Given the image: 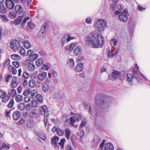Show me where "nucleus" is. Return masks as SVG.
Instances as JSON below:
<instances>
[{
    "instance_id": "f257e3e1",
    "label": "nucleus",
    "mask_w": 150,
    "mask_h": 150,
    "mask_svg": "<svg viewBox=\"0 0 150 150\" xmlns=\"http://www.w3.org/2000/svg\"><path fill=\"white\" fill-rule=\"evenodd\" d=\"M111 97L104 95L103 94H98L95 98V103L96 105L98 107L97 109L93 108L92 106L89 107V112L95 116H100L103 113L101 108H107L110 105Z\"/></svg>"
},
{
    "instance_id": "f03ea898",
    "label": "nucleus",
    "mask_w": 150,
    "mask_h": 150,
    "mask_svg": "<svg viewBox=\"0 0 150 150\" xmlns=\"http://www.w3.org/2000/svg\"><path fill=\"white\" fill-rule=\"evenodd\" d=\"M106 25V22L103 19H99L94 23L95 27L100 31H103Z\"/></svg>"
},
{
    "instance_id": "7ed1b4c3",
    "label": "nucleus",
    "mask_w": 150,
    "mask_h": 150,
    "mask_svg": "<svg viewBox=\"0 0 150 150\" xmlns=\"http://www.w3.org/2000/svg\"><path fill=\"white\" fill-rule=\"evenodd\" d=\"M17 94L16 90L15 89L12 88L8 90V92L7 96L4 99L2 100V101L3 103H5L8 101L9 99L11 96L12 97H15Z\"/></svg>"
},
{
    "instance_id": "20e7f679",
    "label": "nucleus",
    "mask_w": 150,
    "mask_h": 150,
    "mask_svg": "<svg viewBox=\"0 0 150 150\" xmlns=\"http://www.w3.org/2000/svg\"><path fill=\"white\" fill-rule=\"evenodd\" d=\"M97 40H95L93 41V43L92 44L93 48H97L99 45L102 46L103 44V36H98Z\"/></svg>"
},
{
    "instance_id": "39448f33",
    "label": "nucleus",
    "mask_w": 150,
    "mask_h": 150,
    "mask_svg": "<svg viewBox=\"0 0 150 150\" xmlns=\"http://www.w3.org/2000/svg\"><path fill=\"white\" fill-rule=\"evenodd\" d=\"M101 150H113L114 149L113 145L110 143H107L104 145L103 142H102L100 145Z\"/></svg>"
},
{
    "instance_id": "423d86ee",
    "label": "nucleus",
    "mask_w": 150,
    "mask_h": 150,
    "mask_svg": "<svg viewBox=\"0 0 150 150\" xmlns=\"http://www.w3.org/2000/svg\"><path fill=\"white\" fill-rule=\"evenodd\" d=\"M10 45L11 48L14 51H18V48L20 46L19 42L16 40H12Z\"/></svg>"
},
{
    "instance_id": "0eeeda50",
    "label": "nucleus",
    "mask_w": 150,
    "mask_h": 150,
    "mask_svg": "<svg viewBox=\"0 0 150 150\" xmlns=\"http://www.w3.org/2000/svg\"><path fill=\"white\" fill-rule=\"evenodd\" d=\"M40 113L42 115L49 116V112L47 107L46 105L41 106L39 108Z\"/></svg>"
},
{
    "instance_id": "6e6552de",
    "label": "nucleus",
    "mask_w": 150,
    "mask_h": 150,
    "mask_svg": "<svg viewBox=\"0 0 150 150\" xmlns=\"http://www.w3.org/2000/svg\"><path fill=\"white\" fill-rule=\"evenodd\" d=\"M82 118V116L80 114H76L74 116L71 117L70 119V122L71 124H74L76 120L80 121Z\"/></svg>"
},
{
    "instance_id": "1a4fd4ad",
    "label": "nucleus",
    "mask_w": 150,
    "mask_h": 150,
    "mask_svg": "<svg viewBox=\"0 0 150 150\" xmlns=\"http://www.w3.org/2000/svg\"><path fill=\"white\" fill-rule=\"evenodd\" d=\"M121 73L118 71H115L112 73L111 75H109L108 79L112 80H115L121 76Z\"/></svg>"
},
{
    "instance_id": "9d476101",
    "label": "nucleus",
    "mask_w": 150,
    "mask_h": 150,
    "mask_svg": "<svg viewBox=\"0 0 150 150\" xmlns=\"http://www.w3.org/2000/svg\"><path fill=\"white\" fill-rule=\"evenodd\" d=\"M133 73L134 74V77L137 79V80L138 81L140 82V83H141V82H140L141 80L139 78V76H141L142 77L144 78L146 80H147V78L142 73L139 72V71L136 70V69H133Z\"/></svg>"
},
{
    "instance_id": "9b49d317",
    "label": "nucleus",
    "mask_w": 150,
    "mask_h": 150,
    "mask_svg": "<svg viewBox=\"0 0 150 150\" xmlns=\"http://www.w3.org/2000/svg\"><path fill=\"white\" fill-rule=\"evenodd\" d=\"M15 10L16 12L18 14L22 13L23 16H26V14L25 12L23 11V8L21 5H16L15 8Z\"/></svg>"
},
{
    "instance_id": "f8f14e48",
    "label": "nucleus",
    "mask_w": 150,
    "mask_h": 150,
    "mask_svg": "<svg viewBox=\"0 0 150 150\" xmlns=\"http://www.w3.org/2000/svg\"><path fill=\"white\" fill-rule=\"evenodd\" d=\"M126 12L127 11L125 10L123 12L120 13L119 15V18L122 21L126 22L127 20L128 17Z\"/></svg>"
},
{
    "instance_id": "ddd939ff",
    "label": "nucleus",
    "mask_w": 150,
    "mask_h": 150,
    "mask_svg": "<svg viewBox=\"0 0 150 150\" xmlns=\"http://www.w3.org/2000/svg\"><path fill=\"white\" fill-rule=\"evenodd\" d=\"M118 50L117 49H113L111 50L108 51L107 56L110 58L113 57L117 53Z\"/></svg>"
},
{
    "instance_id": "4468645a",
    "label": "nucleus",
    "mask_w": 150,
    "mask_h": 150,
    "mask_svg": "<svg viewBox=\"0 0 150 150\" xmlns=\"http://www.w3.org/2000/svg\"><path fill=\"white\" fill-rule=\"evenodd\" d=\"M6 4L7 8L11 10L14 8L15 4L12 0H6Z\"/></svg>"
},
{
    "instance_id": "2eb2a0df",
    "label": "nucleus",
    "mask_w": 150,
    "mask_h": 150,
    "mask_svg": "<svg viewBox=\"0 0 150 150\" xmlns=\"http://www.w3.org/2000/svg\"><path fill=\"white\" fill-rule=\"evenodd\" d=\"M39 114L36 109L32 110L30 113V117L31 119H34L37 117Z\"/></svg>"
},
{
    "instance_id": "dca6fc26",
    "label": "nucleus",
    "mask_w": 150,
    "mask_h": 150,
    "mask_svg": "<svg viewBox=\"0 0 150 150\" xmlns=\"http://www.w3.org/2000/svg\"><path fill=\"white\" fill-rule=\"evenodd\" d=\"M45 25H43L41 27L38 33V35L40 38H44L45 36Z\"/></svg>"
},
{
    "instance_id": "f3484780",
    "label": "nucleus",
    "mask_w": 150,
    "mask_h": 150,
    "mask_svg": "<svg viewBox=\"0 0 150 150\" xmlns=\"http://www.w3.org/2000/svg\"><path fill=\"white\" fill-rule=\"evenodd\" d=\"M59 139V138L56 136H54L51 139V142L55 146L56 148H58L59 146L57 144V142Z\"/></svg>"
},
{
    "instance_id": "a211bd4d",
    "label": "nucleus",
    "mask_w": 150,
    "mask_h": 150,
    "mask_svg": "<svg viewBox=\"0 0 150 150\" xmlns=\"http://www.w3.org/2000/svg\"><path fill=\"white\" fill-rule=\"evenodd\" d=\"M47 77V73L45 72H42L39 73L38 76V79L41 81L44 80Z\"/></svg>"
},
{
    "instance_id": "6ab92c4d",
    "label": "nucleus",
    "mask_w": 150,
    "mask_h": 150,
    "mask_svg": "<svg viewBox=\"0 0 150 150\" xmlns=\"http://www.w3.org/2000/svg\"><path fill=\"white\" fill-rule=\"evenodd\" d=\"M91 35L92 37L95 38V39L96 38H97V39H98V36H102L100 33L98 32V30H97L92 31L91 33Z\"/></svg>"
},
{
    "instance_id": "aec40b11",
    "label": "nucleus",
    "mask_w": 150,
    "mask_h": 150,
    "mask_svg": "<svg viewBox=\"0 0 150 150\" xmlns=\"http://www.w3.org/2000/svg\"><path fill=\"white\" fill-rule=\"evenodd\" d=\"M86 44L87 45H91L93 43V41L91 38L89 36H87L85 39Z\"/></svg>"
},
{
    "instance_id": "412c9836",
    "label": "nucleus",
    "mask_w": 150,
    "mask_h": 150,
    "mask_svg": "<svg viewBox=\"0 0 150 150\" xmlns=\"http://www.w3.org/2000/svg\"><path fill=\"white\" fill-rule=\"evenodd\" d=\"M133 79V75L130 73H128L127 74V79L128 83L130 85H132L133 84L132 82Z\"/></svg>"
},
{
    "instance_id": "4be33fe9",
    "label": "nucleus",
    "mask_w": 150,
    "mask_h": 150,
    "mask_svg": "<svg viewBox=\"0 0 150 150\" xmlns=\"http://www.w3.org/2000/svg\"><path fill=\"white\" fill-rule=\"evenodd\" d=\"M21 116V114L19 111H15L13 113V118L14 120H17Z\"/></svg>"
},
{
    "instance_id": "5701e85b",
    "label": "nucleus",
    "mask_w": 150,
    "mask_h": 150,
    "mask_svg": "<svg viewBox=\"0 0 150 150\" xmlns=\"http://www.w3.org/2000/svg\"><path fill=\"white\" fill-rule=\"evenodd\" d=\"M10 148L9 144L7 143L4 142L2 144L0 148V150H2L4 149L8 150Z\"/></svg>"
},
{
    "instance_id": "b1692460",
    "label": "nucleus",
    "mask_w": 150,
    "mask_h": 150,
    "mask_svg": "<svg viewBox=\"0 0 150 150\" xmlns=\"http://www.w3.org/2000/svg\"><path fill=\"white\" fill-rule=\"evenodd\" d=\"M82 52L81 47L80 46H78L74 50V54L75 55L79 54Z\"/></svg>"
},
{
    "instance_id": "393cba45",
    "label": "nucleus",
    "mask_w": 150,
    "mask_h": 150,
    "mask_svg": "<svg viewBox=\"0 0 150 150\" xmlns=\"http://www.w3.org/2000/svg\"><path fill=\"white\" fill-rule=\"evenodd\" d=\"M35 65L33 63H30L28 64L27 69L30 71H33L35 69Z\"/></svg>"
},
{
    "instance_id": "a878e982",
    "label": "nucleus",
    "mask_w": 150,
    "mask_h": 150,
    "mask_svg": "<svg viewBox=\"0 0 150 150\" xmlns=\"http://www.w3.org/2000/svg\"><path fill=\"white\" fill-rule=\"evenodd\" d=\"M65 137L67 140L69 139L71 134V131L70 129L68 128H66L65 129Z\"/></svg>"
},
{
    "instance_id": "bb28decb",
    "label": "nucleus",
    "mask_w": 150,
    "mask_h": 150,
    "mask_svg": "<svg viewBox=\"0 0 150 150\" xmlns=\"http://www.w3.org/2000/svg\"><path fill=\"white\" fill-rule=\"evenodd\" d=\"M74 38L72 37L70 35H64L62 38V41H63V42H65V40H66V41L67 42H69L71 40L73 39Z\"/></svg>"
},
{
    "instance_id": "cd10ccee",
    "label": "nucleus",
    "mask_w": 150,
    "mask_h": 150,
    "mask_svg": "<svg viewBox=\"0 0 150 150\" xmlns=\"http://www.w3.org/2000/svg\"><path fill=\"white\" fill-rule=\"evenodd\" d=\"M68 65L71 68L74 67L75 66V63L73 59L72 58H70L67 61Z\"/></svg>"
},
{
    "instance_id": "c85d7f7f",
    "label": "nucleus",
    "mask_w": 150,
    "mask_h": 150,
    "mask_svg": "<svg viewBox=\"0 0 150 150\" xmlns=\"http://www.w3.org/2000/svg\"><path fill=\"white\" fill-rule=\"evenodd\" d=\"M19 52L21 55L23 56H26V52L24 48L20 46L18 48Z\"/></svg>"
},
{
    "instance_id": "c756f323",
    "label": "nucleus",
    "mask_w": 150,
    "mask_h": 150,
    "mask_svg": "<svg viewBox=\"0 0 150 150\" xmlns=\"http://www.w3.org/2000/svg\"><path fill=\"white\" fill-rule=\"evenodd\" d=\"M44 62V59L42 58H40L36 61V64L37 66H40L43 64Z\"/></svg>"
},
{
    "instance_id": "7c9ffc66",
    "label": "nucleus",
    "mask_w": 150,
    "mask_h": 150,
    "mask_svg": "<svg viewBox=\"0 0 150 150\" xmlns=\"http://www.w3.org/2000/svg\"><path fill=\"white\" fill-rule=\"evenodd\" d=\"M83 68V66L82 63H79L75 67V69L78 72L82 71Z\"/></svg>"
},
{
    "instance_id": "2f4dec72",
    "label": "nucleus",
    "mask_w": 150,
    "mask_h": 150,
    "mask_svg": "<svg viewBox=\"0 0 150 150\" xmlns=\"http://www.w3.org/2000/svg\"><path fill=\"white\" fill-rule=\"evenodd\" d=\"M23 17V16H18L17 19L16 20L14 21L13 23L16 25L19 24L22 20Z\"/></svg>"
},
{
    "instance_id": "473e14b6",
    "label": "nucleus",
    "mask_w": 150,
    "mask_h": 150,
    "mask_svg": "<svg viewBox=\"0 0 150 150\" xmlns=\"http://www.w3.org/2000/svg\"><path fill=\"white\" fill-rule=\"evenodd\" d=\"M35 25L31 21H29L28 23L27 26V28L28 30L32 29L35 28Z\"/></svg>"
},
{
    "instance_id": "72a5a7b5",
    "label": "nucleus",
    "mask_w": 150,
    "mask_h": 150,
    "mask_svg": "<svg viewBox=\"0 0 150 150\" xmlns=\"http://www.w3.org/2000/svg\"><path fill=\"white\" fill-rule=\"evenodd\" d=\"M23 45L27 49H29L31 47V44L27 40H25L23 42Z\"/></svg>"
},
{
    "instance_id": "f704fd0d",
    "label": "nucleus",
    "mask_w": 150,
    "mask_h": 150,
    "mask_svg": "<svg viewBox=\"0 0 150 150\" xmlns=\"http://www.w3.org/2000/svg\"><path fill=\"white\" fill-rule=\"evenodd\" d=\"M37 135L41 139L44 140L46 139V137L44 134L41 132H38Z\"/></svg>"
},
{
    "instance_id": "c9c22d12",
    "label": "nucleus",
    "mask_w": 150,
    "mask_h": 150,
    "mask_svg": "<svg viewBox=\"0 0 150 150\" xmlns=\"http://www.w3.org/2000/svg\"><path fill=\"white\" fill-rule=\"evenodd\" d=\"M36 99L40 103H42L43 102V97L41 94H38L36 96Z\"/></svg>"
},
{
    "instance_id": "e433bc0d",
    "label": "nucleus",
    "mask_w": 150,
    "mask_h": 150,
    "mask_svg": "<svg viewBox=\"0 0 150 150\" xmlns=\"http://www.w3.org/2000/svg\"><path fill=\"white\" fill-rule=\"evenodd\" d=\"M117 41L115 39L111 40L110 41V45L112 47H113L117 45Z\"/></svg>"
},
{
    "instance_id": "4c0bfd02",
    "label": "nucleus",
    "mask_w": 150,
    "mask_h": 150,
    "mask_svg": "<svg viewBox=\"0 0 150 150\" xmlns=\"http://www.w3.org/2000/svg\"><path fill=\"white\" fill-rule=\"evenodd\" d=\"M6 11V8L3 4H0V12L2 13H4Z\"/></svg>"
},
{
    "instance_id": "58836bf2",
    "label": "nucleus",
    "mask_w": 150,
    "mask_h": 150,
    "mask_svg": "<svg viewBox=\"0 0 150 150\" xmlns=\"http://www.w3.org/2000/svg\"><path fill=\"white\" fill-rule=\"evenodd\" d=\"M6 93L4 91L1 90H0V97L4 99L7 96Z\"/></svg>"
},
{
    "instance_id": "ea45409f",
    "label": "nucleus",
    "mask_w": 150,
    "mask_h": 150,
    "mask_svg": "<svg viewBox=\"0 0 150 150\" xmlns=\"http://www.w3.org/2000/svg\"><path fill=\"white\" fill-rule=\"evenodd\" d=\"M0 17L4 22L6 23L9 21L7 17L5 15H0Z\"/></svg>"
},
{
    "instance_id": "a19ab883",
    "label": "nucleus",
    "mask_w": 150,
    "mask_h": 150,
    "mask_svg": "<svg viewBox=\"0 0 150 150\" xmlns=\"http://www.w3.org/2000/svg\"><path fill=\"white\" fill-rule=\"evenodd\" d=\"M49 89V86L46 83L44 84L42 87V89L44 92H47Z\"/></svg>"
},
{
    "instance_id": "79ce46f5",
    "label": "nucleus",
    "mask_w": 150,
    "mask_h": 150,
    "mask_svg": "<svg viewBox=\"0 0 150 150\" xmlns=\"http://www.w3.org/2000/svg\"><path fill=\"white\" fill-rule=\"evenodd\" d=\"M50 67V64L43 65L41 67V69L42 70L47 71Z\"/></svg>"
},
{
    "instance_id": "37998d69",
    "label": "nucleus",
    "mask_w": 150,
    "mask_h": 150,
    "mask_svg": "<svg viewBox=\"0 0 150 150\" xmlns=\"http://www.w3.org/2000/svg\"><path fill=\"white\" fill-rule=\"evenodd\" d=\"M16 16V14L14 11H11L9 13V17L11 19H14Z\"/></svg>"
},
{
    "instance_id": "c03bdc74",
    "label": "nucleus",
    "mask_w": 150,
    "mask_h": 150,
    "mask_svg": "<svg viewBox=\"0 0 150 150\" xmlns=\"http://www.w3.org/2000/svg\"><path fill=\"white\" fill-rule=\"evenodd\" d=\"M11 58L13 60H18L20 59V56L17 54H13L11 55Z\"/></svg>"
},
{
    "instance_id": "a18cd8bd",
    "label": "nucleus",
    "mask_w": 150,
    "mask_h": 150,
    "mask_svg": "<svg viewBox=\"0 0 150 150\" xmlns=\"http://www.w3.org/2000/svg\"><path fill=\"white\" fill-rule=\"evenodd\" d=\"M38 57V55L36 54H33L30 56V58L32 60H34L37 59Z\"/></svg>"
},
{
    "instance_id": "49530a36",
    "label": "nucleus",
    "mask_w": 150,
    "mask_h": 150,
    "mask_svg": "<svg viewBox=\"0 0 150 150\" xmlns=\"http://www.w3.org/2000/svg\"><path fill=\"white\" fill-rule=\"evenodd\" d=\"M23 96L20 95H18L16 98V100L18 102H20L22 101L23 100Z\"/></svg>"
},
{
    "instance_id": "de8ad7c7",
    "label": "nucleus",
    "mask_w": 150,
    "mask_h": 150,
    "mask_svg": "<svg viewBox=\"0 0 150 150\" xmlns=\"http://www.w3.org/2000/svg\"><path fill=\"white\" fill-rule=\"evenodd\" d=\"M25 108V104L23 103H20L18 106V109L21 110H24Z\"/></svg>"
},
{
    "instance_id": "09e8293b",
    "label": "nucleus",
    "mask_w": 150,
    "mask_h": 150,
    "mask_svg": "<svg viewBox=\"0 0 150 150\" xmlns=\"http://www.w3.org/2000/svg\"><path fill=\"white\" fill-rule=\"evenodd\" d=\"M65 141L66 140L64 138H62L60 139V142L58 143V144L61 146L62 148L64 147V144Z\"/></svg>"
},
{
    "instance_id": "8fccbe9b",
    "label": "nucleus",
    "mask_w": 150,
    "mask_h": 150,
    "mask_svg": "<svg viewBox=\"0 0 150 150\" xmlns=\"http://www.w3.org/2000/svg\"><path fill=\"white\" fill-rule=\"evenodd\" d=\"M57 133L58 135L61 136L64 134V132L62 129L58 128V129H57Z\"/></svg>"
},
{
    "instance_id": "3c124183",
    "label": "nucleus",
    "mask_w": 150,
    "mask_h": 150,
    "mask_svg": "<svg viewBox=\"0 0 150 150\" xmlns=\"http://www.w3.org/2000/svg\"><path fill=\"white\" fill-rule=\"evenodd\" d=\"M14 100L13 99H11L9 103L7 105V107L9 108H11L14 105Z\"/></svg>"
},
{
    "instance_id": "603ef678",
    "label": "nucleus",
    "mask_w": 150,
    "mask_h": 150,
    "mask_svg": "<svg viewBox=\"0 0 150 150\" xmlns=\"http://www.w3.org/2000/svg\"><path fill=\"white\" fill-rule=\"evenodd\" d=\"M86 119H83L81 122V123L79 127L81 128L84 126L86 124Z\"/></svg>"
},
{
    "instance_id": "864d4df0",
    "label": "nucleus",
    "mask_w": 150,
    "mask_h": 150,
    "mask_svg": "<svg viewBox=\"0 0 150 150\" xmlns=\"http://www.w3.org/2000/svg\"><path fill=\"white\" fill-rule=\"evenodd\" d=\"M30 18L28 17H25V18L23 19V21L22 23H21V26L22 27H24L25 25V23L26 22L29 20Z\"/></svg>"
},
{
    "instance_id": "5fc2aeb1",
    "label": "nucleus",
    "mask_w": 150,
    "mask_h": 150,
    "mask_svg": "<svg viewBox=\"0 0 150 150\" xmlns=\"http://www.w3.org/2000/svg\"><path fill=\"white\" fill-rule=\"evenodd\" d=\"M35 85V81L33 80H30L29 82V86L31 88H33Z\"/></svg>"
},
{
    "instance_id": "6e6d98bb",
    "label": "nucleus",
    "mask_w": 150,
    "mask_h": 150,
    "mask_svg": "<svg viewBox=\"0 0 150 150\" xmlns=\"http://www.w3.org/2000/svg\"><path fill=\"white\" fill-rule=\"evenodd\" d=\"M37 93V91L36 90H33L31 91V96L32 98H34L37 95H36Z\"/></svg>"
},
{
    "instance_id": "4d7b16f0",
    "label": "nucleus",
    "mask_w": 150,
    "mask_h": 150,
    "mask_svg": "<svg viewBox=\"0 0 150 150\" xmlns=\"http://www.w3.org/2000/svg\"><path fill=\"white\" fill-rule=\"evenodd\" d=\"M8 68L11 69V71L13 74H16L17 70L14 67L11 66H9L8 67Z\"/></svg>"
},
{
    "instance_id": "13d9d810",
    "label": "nucleus",
    "mask_w": 150,
    "mask_h": 150,
    "mask_svg": "<svg viewBox=\"0 0 150 150\" xmlns=\"http://www.w3.org/2000/svg\"><path fill=\"white\" fill-rule=\"evenodd\" d=\"M31 105L34 108L37 107V102L35 100H32L30 102Z\"/></svg>"
},
{
    "instance_id": "bf43d9fd",
    "label": "nucleus",
    "mask_w": 150,
    "mask_h": 150,
    "mask_svg": "<svg viewBox=\"0 0 150 150\" xmlns=\"http://www.w3.org/2000/svg\"><path fill=\"white\" fill-rule=\"evenodd\" d=\"M123 8L121 7L120 4L118 6V10L115 12V14L116 15L118 14L121 12Z\"/></svg>"
},
{
    "instance_id": "052dcab7",
    "label": "nucleus",
    "mask_w": 150,
    "mask_h": 150,
    "mask_svg": "<svg viewBox=\"0 0 150 150\" xmlns=\"http://www.w3.org/2000/svg\"><path fill=\"white\" fill-rule=\"evenodd\" d=\"M33 52V50H28L27 52L26 53V56H28L30 57V56L32 54V53Z\"/></svg>"
},
{
    "instance_id": "680f3d73",
    "label": "nucleus",
    "mask_w": 150,
    "mask_h": 150,
    "mask_svg": "<svg viewBox=\"0 0 150 150\" xmlns=\"http://www.w3.org/2000/svg\"><path fill=\"white\" fill-rule=\"evenodd\" d=\"M12 78V76L10 74L7 75L6 77V81L7 82H8L11 80Z\"/></svg>"
},
{
    "instance_id": "e2e57ef3",
    "label": "nucleus",
    "mask_w": 150,
    "mask_h": 150,
    "mask_svg": "<svg viewBox=\"0 0 150 150\" xmlns=\"http://www.w3.org/2000/svg\"><path fill=\"white\" fill-rule=\"evenodd\" d=\"M27 0H13L15 2L18 3H25Z\"/></svg>"
},
{
    "instance_id": "0e129e2a",
    "label": "nucleus",
    "mask_w": 150,
    "mask_h": 150,
    "mask_svg": "<svg viewBox=\"0 0 150 150\" xmlns=\"http://www.w3.org/2000/svg\"><path fill=\"white\" fill-rule=\"evenodd\" d=\"M30 92V91L29 89L25 90L23 92V95L24 96H28L29 95Z\"/></svg>"
},
{
    "instance_id": "69168bd1",
    "label": "nucleus",
    "mask_w": 150,
    "mask_h": 150,
    "mask_svg": "<svg viewBox=\"0 0 150 150\" xmlns=\"http://www.w3.org/2000/svg\"><path fill=\"white\" fill-rule=\"evenodd\" d=\"M33 122H29L27 123V126L28 128H31L33 127L34 125Z\"/></svg>"
},
{
    "instance_id": "338daca9",
    "label": "nucleus",
    "mask_w": 150,
    "mask_h": 150,
    "mask_svg": "<svg viewBox=\"0 0 150 150\" xmlns=\"http://www.w3.org/2000/svg\"><path fill=\"white\" fill-rule=\"evenodd\" d=\"M18 82L11 81V87L13 88H16L18 85Z\"/></svg>"
},
{
    "instance_id": "774afa93",
    "label": "nucleus",
    "mask_w": 150,
    "mask_h": 150,
    "mask_svg": "<svg viewBox=\"0 0 150 150\" xmlns=\"http://www.w3.org/2000/svg\"><path fill=\"white\" fill-rule=\"evenodd\" d=\"M110 7L114 11L116 9V5L115 4L111 3L110 4Z\"/></svg>"
}]
</instances>
